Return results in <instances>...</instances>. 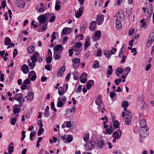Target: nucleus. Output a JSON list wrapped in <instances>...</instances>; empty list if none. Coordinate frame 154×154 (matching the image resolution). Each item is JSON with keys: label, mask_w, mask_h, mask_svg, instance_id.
I'll return each instance as SVG.
<instances>
[{"label": "nucleus", "mask_w": 154, "mask_h": 154, "mask_svg": "<svg viewBox=\"0 0 154 154\" xmlns=\"http://www.w3.org/2000/svg\"><path fill=\"white\" fill-rule=\"evenodd\" d=\"M47 56L52 57V52L50 49L48 50V54Z\"/></svg>", "instance_id": "nucleus-62"}, {"label": "nucleus", "mask_w": 154, "mask_h": 154, "mask_svg": "<svg viewBox=\"0 0 154 154\" xmlns=\"http://www.w3.org/2000/svg\"><path fill=\"white\" fill-rule=\"evenodd\" d=\"M94 81L93 80H90L88 81L86 84V87L87 89L88 90L90 89L92 85H94Z\"/></svg>", "instance_id": "nucleus-29"}, {"label": "nucleus", "mask_w": 154, "mask_h": 154, "mask_svg": "<svg viewBox=\"0 0 154 154\" xmlns=\"http://www.w3.org/2000/svg\"><path fill=\"white\" fill-rule=\"evenodd\" d=\"M94 145V141H89L85 145V149L86 151H89L92 149Z\"/></svg>", "instance_id": "nucleus-8"}, {"label": "nucleus", "mask_w": 154, "mask_h": 154, "mask_svg": "<svg viewBox=\"0 0 154 154\" xmlns=\"http://www.w3.org/2000/svg\"><path fill=\"white\" fill-rule=\"evenodd\" d=\"M112 66L111 65H109L107 70V74L109 75H111L112 73Z\"/></svg>", "instance_id": "nucleus-39"}, {"label": "nucleus", "mask_w": 154, "mask_h": 154, "mask_svg": "<svg viewBox=\"0 0 154 154\" xmlns=\"http://www.w3.org/2000/svg\"><path fill=\"white\" fill-rule=\"evenodd\" d=\"M140 23H141V26L143 27H144L145 25V22L143 19H142L140 20Z\"/></svg>", "instance_id": "nucleus-59"}, {"label": "nucleus", "mask_w": 154, "mask_h": 154, "mask_svg": "<svg viewBox=\"0 0 154 154\" xmlns=\"http://www.w3.org/2000/svg\"><path fill=\"white\" fill-rule=\"evenodd\" d=\"M31 61V62L30 60H28V62L29 63L28 65L30 68L31 70H32L34 69L35 66V63L36 62L35 61Z\"/></svg>", "instance_id": "nucleus-26"}, {"label": "nucleus", "mask_w": 154, "mask_h": 154, "mask_svg": "<svg viewBox=\"0 0 154 154\" xmlns=\"http://www.w3.org/2000/svg\"><path fill=\"white\" fill-rule=\"evenodd\" d=\"M73 50V49H69L68 51V52H69V56L70 57H72V56L73 54V52H72V51Z\"/></svg>", "instance_id": "nucleus-64"}, {"label": "nucleus", "mask_w": 154, "mask_h": 154, "mask_svg": "<svg viewBox=\"0 0 154 154\" xmlns=\"http://www.w3.org/2000/svg\"><path fill=\"white\" fill-rule=\"evenodd\" d=\"M68 87L67 84H65L63 86H60L58 89V93L60 96L63 95L67 91Z\"/></svg>", "instance_id": "nucleus-3"}, {"label": "nucleus", "mask_w": 154, "mask_h": 154, "mask_svg": "<svg viewBox=\"0 0 154 154\" xmlns=\"http://www.w3.org/2000/svg\"><path fill=\"white\" fill-rule=\"evenodd\" d=\"M101 32L100 31H98L94 32L92 35V39L93 41H95L99 39L100 38Z\"/></svg>", "instance_id": "nucleus-7"}, {"label": "nucleus", "mask_w": 154, "mask_h": 154, "mask_svg": "<svg viewBox=\"0 0 154 154\" xmlns=\"http://www.w3.org/2000/svg\"><path fill=\"white\" fill-rule=\"evenodd\" d=\"M57 100V106L59 107H62L64 103L61 101V100H60V97L58 98Z\"/></svg>", "instance_id": "nucleus-32"}, {"label": "nucleus", "mask_w": 154, "mask_h": 154, "mask_svg": "<svg viewBox=\"0 0 154 154\" xmlns=\"http://www.w3.org/2000/svg\"><path fill=\"white\" fill-rule=\"evenodd\" d=\"M149 40L153 42L154 41V33L152 32L149 35Z\"/></svg>", "instance_id": "nucleus-46"}, {"label": "nucleus", "mask_w": 154, "mask_h": 154, "mask_svg": "<svg viewBox=\"0 0 154 154\" xmlns=\"http://www.w3.org/2000/svg\"><path fill=\"white\" fill-rule=\"evenodd\" d=\"M54 57L56 60H59L61 57V54L60 53L54 52Z\"/></svg>", "instance_id": "nucleus-37"}, {"label": "nucleus", "mask_w": 154, "mask_h": 154, "mask_svg": "<svg viewBox=\"0 0 154 154\" xmlns=\"http://www.w3.org/2000/svg\"><path fill=\"white\" fill-rule=\"evenodd\" d=\"M128 106V103L127 101H124L122 104V107L123 108H126Z\"/></svg>", "instance_id": "nucleus-54"}, {"label": "nucleus", "mask_w": 154, "mask_h": 154, "mask_svg": "<svg viewBox=\"0 0 154 154\" xmlns=\"http://www.w3.org/2000/svg\"><path fill=\"white\" fill-rule=\"evenodd\" d=\"M38 58V62L41 63L43 61V57H40V54L37 52H35L32 56L30 57V59L31 61H35L36 62Z\"/></svg>", "instance_id": "nucleus-1"}, {"label": "nucleus", "mask_w": 154, "mask_h": 154, "mask_svg": "<svg viewBox=\"0 0 154 154\" xmlns=\"http://www.w3.org/2000/svg\"><path fill=\"white\" fill-rule=\"evenodd\" d=\"M18 51L17 49H14L13 53V57L14 58L15 57L17 54Z\"/></svg>", "instance_id": "nucleus-58"}, {"label": "nucleus", "mask_w": 154, "mask_h": 154, "mask_svg": "<svg viewBox=\"0 0 154 154\" xmlns=\"http://www.w3.org/2000/svg\"><path fill=\"white\" fill-rule=\"evenodd\" d=\"M73 140V137L72 135L67 137L66 138V140L68 143H70Z\"/></svg>", "instance_id": "nucleus-53"}, {"label": "nucleus", "mask_w": 154, "mask_h": 154, "mask_svg": "<svg viewBox=\"0 0 154 154\" xmlns=\"http://www.w3.org/2000/svg\"><path fill=\"white\" fill-rule=\"evenodd\" d=\"M82 86L81 85H79L78 86L77 90L76 91V92L77 93H79L82 90Z\"/></svg>", "instance_id": "nucleus-61"}, {"label": "nucleus", "mask_w": 154, "mask_h": 154, "mask_svg": "<svg viewBox=\"0 0 154 154\" xmlns=\"http://www.w3.org/2000/svg\"><path fill=\"white\" fill-rule=\"evenodd\" d=\"M51 109L53 110V111L54 112H56L57 111V109L56 108H54L55 105L54 102H51Z\"/></svg>", "instance_id": "nucleus-57"}, {"label": "nucleus", "mask_w": 154, "mask_h": 154, "mask_svg": "<svg viewBox=\"0 0 154 154\" xmlns=\"http://www.w3.org/2000/svg\"><path fill=\"white\" fill-rule=\"evenodd\" d=\"M41 28L42 32H44L46 31L47 29V26L48 25V23H46L43 24Z\"/></svg>", "instance_id": "nucleus-45"}, {"label": "nucleus", "mask_w": 154, "mask_h": 154, "mask_svg": "<svg viewBox=\"0 0 154 154\" xmlns=\"http://www.w3.org/2000/svg\"><path fill=\"white\" fill-rule=\"evenodd\" d=\"M65 69L66 67L65 66H63L61 67L58 73L57 76L59 77L63 75Z\"/></svg>", "instance_id": "nucleus-25"}, {"label": "nucleus", "mask_w": 154, "mask_h": 154, "mask_svg": "<svg viewBox=\"0 0 154 154\" xmlns=\"http://www.w3.org/2000/svg\"><path fill=\"white\" fill-rule=\"evenodd\" d=\"M28 78L30 79L31 81H34L36 78V75L35 71H31L28 74Z\"/></svg>", "instance_id": "nucleus-12"}, {"label": "nucleus", "mask_w": 154, "mask_h": 154, "mask_svg": "<svg viewBox=\"0 0 154 154\" xmlns=\"http://www.w3.org/2000/svg\"><path fill=\"white\" fill-rule=\"evenodd\" d=\"M90 45V38L88 36L86 38L85 41V47L84 48V50H85Z\"/></svg>", "instance_id": "nucleus-21"}, {"label": "nucleus", "mask_w": 154, "mask_h": 154, "mask_svg": "<svg viewBox=\"0 0 154 154\" xmlns=\"http://www.w3.org/2000/svg\"><path fill=\"white\" fill-rule=\"evenodd\" d=\"M16 3L17 7L22 8H24L25 4V2H23L22 4H21L17 1L16 2Z\"/></svg>", "instance_id": "nucleus-36"}, {"label": "nucleus", "mask_w": 154, "mask_h": 154, "mask_svg": "<svg viewBox=\"0 0 154 154\" xmlns=\"http://www.w3.org/2000/svg\"><path fill=\"white\" fill-rule=\"evenodd\" d=\"M72 109H69V110L70 111V113L73 112L74 113H75V111L76 108L75 106H74L73 107H72Z\"/></svg>", "instance_id": "nucleus-60"}, {"label": "nucleus", "mask_w": 154, "mask_h": 154, "mask_svg": "<svg viewBox=\"0 0 154 154\" xmlns=\"http://www.w3.org/2000/svg\"><path fill=\"white\" fill-rule=\"evenodd\" d=\"M18 105L15 104L13 106V112L14 114L18 113L20 112V109L18 108Z\"/></svg>", "instance_id": "nucleus-24"}, {"label": "nucleus", "mask_w": 154, "mask_h": 154, "mask_svg": "<svg viewBox=\"0 0 154 154\" xmlns=\"http://www.w3.org/2000/svg\"><path fill=\"white\" fill-rule=\"evenodd\" d=\"M97 27V24L96 21H93L90 23L89 27V29L91 31H94Z\"/></svg>", "instance_id": "nucleus-18"}, {"label": "nucleus", "mask_w": 154, "mask_h": 154, "mask_svg": "<svg viewBox=\"0 0 154 154\" xmlns=\"http://www.w3.org/2000/svg\"><path fill=\"white\" fill-rule=\"evenodd\" d=\"M21 69L22 72L25 74H26L29 72V69L28 66L24 64L21 67Z\"/></svg>", "instance_id": "nucleus-17"}, {"label": "nucleus", "mask_w": 154, "mask_h": 154, "mask_svg": "<svg viewBox=\"0 0 154 154\" xmlns=\"http://www.w3.org/2000/svg\"><path fill=\"white\" fill-rule=\"evenodd\" d=\"M116 94V93H115L114 92H110L109 94L110 97L112 100H113V98L115 97Z\"/></svg>", "instance_id": "nucleus-55"}, {"label": "nucleus", "mask_w": 154, "mask_h": 154, "mask_svg": "<svg viewBox=\"0 0 154 154\" xmlns=\"http://www.w3.org/2000/svg\"><path fill=\"white\" fill-rule=\"evenodd\" d=\"M52 59V57L47 56L46 61L47 63H50L51 62Z\"/></svg>", "instance_id": "nucleus-51"}, {"label": "nucleus", "mask_w": 154, "mask_h": 154, "mask_svg": "<svg viewBox=\"0 0 154 154\" xmlns=\"http://www.w3.org/2000/svg\"><path fill=\"white\" fill-rule=\"evenodd\" d=\"M64 122L66 127L67 128H69L71 127V123L70 121H66Z\"/></svg>", "instance_id": "nucleus-48"}, {"label": "nucleus", "mask_w": 154, "mask_h": 154, "mask_svg": "<svg viewBox=\"0 0 154 154\" xmlns=\"http://www.w3.org/2000/svg\"><path fill=\"white\" fill-rule=\"evenodd\" d=\"M63 48L61 45H57L55 47L54 49V52H59L60 53L63 50Z\"/></svg>", "instance_id": "nucleus-20"}, {"label": "nucleus", "mask_w": 154, "mask_h": 154, "mask_svg": "<svg viewBox=\"0 0 154 154\" xmlns=\"http://www.w3.org/2000/svg\"><path fill=\"white\" fill-rule=\"evenodd\" d=\"M96 21L98 25H101L104 21V16L103 15L100 14L97 15Z\"/></svg>", "instance_id": "nucleus-13"}, {"label": "nucleus", "mask_w": 154, "mask_h": 154, "mask_svg": "<svg viewBox=\"0 0 154 154\" xmlns=\"http://www.w3.org/2000/svg\"><path fill=\"white\" fill-rule=\"evenodd\" d=\"M44 132V129L42 128H40L38 131V136H40L42 134V133H43Z\"/></svg>", "instance_id": "nucleus-49"}, {"label": "nucleus", "mask_w": 154, "mask_h": 154, "mask_svg": "<svg viewBox=\"0 0 154 154\" xmlns=\"http://www.w3.org/2000/svg\"><path fill=\"white\" fill-rule=\"evenodd\" d=\"M23 95L22 93L16 94L13 98V99L17 101L19 103H23L25 102L24 98H23Z\"/></svg>", "instance_id": "nucleus-5"}, {"label": "nucleus", "mask_w": 154, "mask_h": 154, "mask_svg": "<svg viewBox=\"0 0 154 154\" xmlns=\"http://www.w3.org/2000/svg\"><path fill=\"white\" fill-rule=\"evenodd\" d=\"M95 103L98 106L97 108L98 110L99 111H100L101 108V106L103 103V102L102 100V97L101 95H99V96L97 97L95 101Z\"/></svg>", "instance_id": "nucleus-6"}, {"label": "nucleus", "mask_w": 154, "mask_h": 154, "mask_svg": "<svg viewBox=\"0 0 154 154\" xmlns=\"http://www.w3.org/2000/svg\"><path fill=\"white\" fill-rule=\"evenodd\" d=\"M125 16L122 11H119L116 20L122 21L124 20Z\"/></svg>", "instance_id": "nucleus-22"}, {"label": "nucleus", "mask_w": 154, "mask_h": 154, "mask_svg": "<svg viewBox=\"0 0 154 154\" xmlns=\"http://www.w3.org/2000/svg\"><path fill=\"white\" fill-rule=\"evenodd\" d=\"M140 128H145L146 127H147L146 126V123L145 121L144 120H142L140 122Z\"/></svg>", "instance_id": "nucleus-30"}, {"label": "nucleus", "mask_w": 154, "mask_h": 154, "mask_svg": "<svg viewBox=\"0 0 154 154\" xmlns=\"http://www.w3.org/2000/svg\"><path fill=\"white\" fill-rule=\"evenodd\" d=\"M148 129V127L140 129L139 133L142 137H147L149 133Z\"/></svg>", "instance_id": "nucleus-4"}, {"label": "nucleus", "mask_w": 154, "mask_h": 154, "mask_svg": "<svg viewBox=\"0 0 154 154\" xmlns=\"http://www.w3.org/2000/svg\"><path fill=\"white\" fill-rule=\"evenodd\" d=\"M80 81L81 83H85L87 80V74L85 72H84L80 78Z\"/></svg>", "instance_id": "nucleus-16"}, {"label": "nucleus", "mask_w": 154, "mask_h": 154, "mask_svg": "<svg viewBox=\"0 0 154 154\" xmlns=\"http://www.w3.org/2000/svg\"><path fill=\"white\" fill-rule=\"evenodd\" d=\"M125 117H132L131 113L129 111H126L125 114Z\"/></svg>", "instance_id": "nucleus-56"}, {"label": "nucleus", "mask_w": 154, "mask_h": 154, "mask_svg": "<svg viewBox=\"0 0 154 154\" xmlns=\"http://www.w3.org/2000/svg\"><path fill=\"white\" fill-rule=\"evenodd\" d=\"M17 121V119L16 118H11V120L10 121L11 124L12 125H14Z\"/></svg>", "instance_id": "nucleus-50"}, {"label": "nucleus", "mask_w": 154, "mask_h": 154, "mask_svg": "<svg viewBox=\"0 0 154 154\" xmlns=\"http://www.w3.org/2000/svg\"><path fill=\"white\" fill-rule=\"evenodd\" d=\"M14 143L13 142H11L9 144L8 148V152L9 154H11L12 152H13L14 147L13 146H14Z\"/></svg>", "instance_id": "nucleus-31"}, {"label": "nucleus", "mask_w": 154, "mask_h": 154, "mask_svg": "<svg viewBox=\"0 0 154 154\" xmlns=\"http://www.w3.org/2000/svg\"><path fill=\"white\" fill-rule=\"evenodd\" d=\"M105 128L106 129V131L104 134H108L110 135L114 131V130L112 128L111 125H109V126L108 125Z\"/></svg>", "instance_id": "nucleus-15"}, {"label": "nucleus", "mask_w": 154, "mask_h": 154, "mask_svg": "<svg viewBox=\"0 0 154 154\" xmlns=\"http://www.w3.org/2000/svg\"><path fill=\"white\" fill-rule=\"evenodd\" d=\"M34 50H35L34 47L33 45H32L30 46H29L28 48V49H27V51L29 53H32L34 51Z\"/></svg>", "instance_id": "nucleus-41"}, {"label": "nucleus", "mask_w": 154, "mask_h": 154, "mask_svg": "<svg viewBox=\"0 0 154 154\" xmlns=\"http://www.w3.org/2000/svg\"><path fill=\"white\" fill-rule=\"evenodd\" d=\"M114 116H113L112 118V122H113V126L115 128H117L119 126V122L117 120H115L114 121L113 119H114Z\"/></svg>", "instance_id": "nucleus-35"}, {"label": "nucleus", "mask_w": 154, "mask_h": 154, "mask_svg": "<svg viewBox=\"0 0 154 154\" xmlns=\"http://www.w3.org/2000/svg\"><path fill=\"white\" fill-rule=\"evenodd\" d=\"M35 131H32L30 134V140L32 141L33 140V137H34L35 135Z\"/></svg>", "instance_id": "nucleus-47"}, {"label": "nucleus", "mask_w": 154, "mask_h": 154, "mask_svg": "<svg viewBox=\"0 0 154 154\" xmlns=\"http://www.w3.org/2000/svg\"><path fill=\"white\" fill-rule=\"evenodd\" d=\"M131 70V69L130 67L129 66H127L125 68L124 70V72L126 73V75H127L130 72Z\"/></svg>", "instance_id": "nucleus-43"}, {"label": "nucleus", "mask_w": 154, "mask_h": 154, "mask_svg": "<svg viewBox=\"0 0 154 154\" xmlns=\"http://www.w3.org/2000/svg\"><path fill=\"white\" fill-rule=\"evenodd\" d=\"M84 9V7L82 6L79 8L77 12L75 11V16L76 18H79L81 16L83 13Z\"/></svg>", "instance_id": "nucleus-11"}, {"label": "nucleus", "mask_w": 154, "mask_h": 154, "mask_svg": "<svg viewBox=\"0 0 154 154\" xmlns=\"http://www.w3.org/2000/svg\"><path fill=\"white\" fill-rule=\"evenodd\" d=\"M11 42V40L8 37H6L5 40V45H9Z\"/></svg>", "instance_id": "nucleus-42"}, {"label": "nucleus", "mask_w": 154, "mask_h": 154, "mask_svg": "<svg viewBox=\"0 0 154 154\" xmlns=\"http://www.w3.org/2000/svg\"><path fill=\"white\" fill-rule=\"evenodd\" d=\"M153 42V41L149 40L146 44L147 47L148 48L149 47H150L151 45L152 44Z\"/></svg>", "instance_id": "nucleus-63"}, {"label": "nucleus", "mask_w": 154, "mask_h": 154, "mask_svg": "<svg viewBox=\"0 0 154 154\" xmlns=\"http://www.w3.org/2000/svg\"><path fill=\"white\" fill-rule=\"evenodd\" d=\"M132 119V117H125L124 122L125 125H131Z\"/></svg>", "instance_id": "nucleus-28"}, {"label": "nucleus", "mask_w": 154, "mask_h": 154, "mask_svg": "<svg viewBox=\"0 0 154 154\" xmlns=\"http://www.w3.org/2000/svg\"><path fill=\"white\" fill-rule=\"evenodd\" d=\"M48 16L47 14H44L39 15L37 17V20L39 22L38 26H41L44 23H48L47 21Z\"/></svg>", "instance_id": "nucleus-2"}, {"label": "nucleus", "mask_w": 154, "mask_h": 154, "mask_svg": "<svg viewBox=\"0 0 154 154\" xmlns=\"http://www.w3.org/2000/svg\"><path fill=\"white\" fill-rule=\"evenodd\" d=\"M121 21L116 20V26L117 29L119 30L122 27V24L121 23Z\"/></svg>", "instance_id": "nucleus-34"}, {"label": "nucleus", "mask_w": 154, "mask_h": 154, "mask_svg": "<svg viewBox=\"0 0 154 154\" xmlns=\"http://www.w3.org/2000/svg\"><path fill=\"white\" fill-rule=\"evenodd\" d=\"M34 97V93L32 91H29L27 96H25V98H26L27 100L32 101Z\"/></svg>", "instance_id": "nucleus-23"}, {"label": "nucleus", "mask_w": 154, "mask_h": 154, "mask_svg": "<svg viewBox=\"0 0 154 154\" xmlns=\"http://www.w3.org/2000/svg\"><path fill=\"white\" fill-rule=\"evenodd\" d=\"M99 67L100 64L98 60H95L93 65V68L96 69L98 68Z\"/></svg>", "instance_id": "nucleus-33"}, {"label": "nucleus", "mask_w": 154, "mask_h": 154, "mask_svg": "<svg viewBox=\"0 0 154 154\" xmlns=\"http://www.w3.org/2000/svg\"><path fill=\"white\" fill-rule=\"evenodd\" d=\"M122 135V132L121 130L119 129L115 131L112 134V137L115 139H119Z\"/></svg>", "instance_id": "nucleus-9"}, {"label": "nucleus", "mask_w": 154, "mask_h": 154, "mask_svg": "<svg viewBox=\"0 0 154 154\" xmlns=\"http://www.w3.org/2000/svg\"><path fill=\"white\" fill-rule=\"evenodd\" d=\"M80 61L79 58H75L72 60V66L74 69H77L79 67V63Z\"/></svg>", "instance_id": "nucleus-10"}, {"label": "nucleus", "mask_w": 154, "mask_h": 154, "mask_svg": "<svg viewBox=\"0 0 154 154\" xmlns=\"http://www.w3.org/2000/svg\"><path fill=\"white\" fill-rule=\"evenodd\" d=\"M71 30V29L70 28L67 27H65L63 29L62 31L61 35L62 36L69 34L70 33Z\"/></svg>", "instance_id": "nucleus-19"}, {"label": "nucleus", "mask_w": 154, "mask_h": 154, "mask_svg": "<svg viewBox=\"0 0 154 154\" xmlns=\"http://www.w3.org/2000/svg\"><path fill=\"white\" fill-rule=\"evenodd\" d=\"M126 47L125 46V45L124 44H123L122 45V48L121 49H120L119 54V57H120L121 55L122 54L123 52V50H124V51H125L126 49ZM125 52V51H124Z\"/></svg>", "instance_id": "nucleus-38"}, {"label": "nucleus", "mask_w": 154, "mask_h": 154, "mask_svg": "<svg viewBox=\"0 0 154 154\" xmlns=\"http://www.w3.org/2000/svg\"><path fill=\"white\" fill-rule=\"evenodd\" d=\"M84 36L83 35H77L76 37V38L79 40H81L83 39Z\"/></svg>", "instance_id": "nucleus-52"}, {"label": "nucleus", "mask_w": 154, "mask_h": 154, "mask_svg": "<svg viewBox=\"0 0 154 154\" xmlns=\"http://www.w3.org/2000/svg\"><path fill=\"white\" fill-rule=\"evenodd\" d=\"M89 134L88 133L85 134L83 137V139L85 142H88L89 140Z\"/></svg>", "instance_id": "nucleus-40"}, {"label": "nucleus", "mask_w": 154, "mask_h": 154, "mask_svg": "<svg viewBox=\"0 0 154 154\" xmlns=\"http://www.w3.org/2000/svg\"><path fill=\"white\" fill-rule=\"evenodd\" d=\"M123 71V69L121 67H119L117 68L116 70V74L118 77L120 75V74H122Z\"/></svg>", "instance_id": "nucleus-27"}, {"label": "nucleus", "mask_w": 154, "mask_h": 154, "mask_svg": "<svg viewBox=\"0 0 154 154\" xmlns=\"http://www.w3.org/2000/svg\"><path fill=\"white\" fill-rule=\"evenodd\" d=\"M103 52L104 55L106 57H111V54H110V51L109 50L104 51Z\"/></svg>", "instance_id": "nucleus-44"}, {"label": "nucleus", "mask_w": 154, "mask_h": 154, "mask_svg": "<svg viewBox=\"0 0 154 154\" xmlns=\"http://www.w3.org/2000/svg\"><path fill=\"white\" fill-rule=\"evenodd\" d=\"M96 145L99 149H101L105 146V143L104 140H100L97 141Z\"/></svg>", "instance_id": "nucleus-14"}]
</instances>
